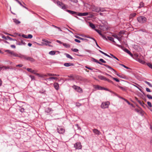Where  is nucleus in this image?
<instances>
[{"mask_svg":"<svg viewBox=\"0 0 152 152\" xmlns=\"http://www.w3.org/2000/svg\"><path fill=\"white\" fill-rule=\"evenodd\" d=\"M5 52L9 54V56L11 57L14 56L15 57H18L20 58V57L22 55L18 54L15 53L14 51H11L10 50H5Z\"/></svg>","mask_w":152,"mask_h":152,"instance_id":"obj_1","label":"nucleus"},{"mask_svg":"<svg viewBox=\"0 0 152 152\" xmlns=\"http://www.w3.org/2000/svg\"><path fill=\"white\" fill-rule=\"evenodd\" d=\"M92 59H93V60L95 62L99 64L100 65H104V66H105L107 67L109 69H110L111 70L114 71L116 72V71H115V69H114L112 67H110L107 64H103L102 63H101V62L97 60H96L94 58H93Z\"/></svg>","mask_w":152,"mask_h":152,"instance_id":"obj_2","label":"nucleus"},{"mask_svg":"<svg viewBox=\"0 0 152 152\" xmlns=\"http://www.w3.org/2000/svg\"><path fill=\"white\" fill-rule=\"evenodd\" d=\"M147 18L143 16H140L137 18L138 22L141 23H143L147 21Z\"/></svg>","mask_w":152,"mask_h":152,"instance_id":"obj_3","label":"nucleus"},{"mask_svg":"<svg viewBox=\"0 0 152 152\" xmlns=\"http://www.w3.org/2000/svg\"><path fill=\"white\" fill-rule=\"evenodd\" d=\"M20 58H23L26 60L29 61L31 62H33L35 61V60L32 58L27 57L26 55H22L20 57Z\"/></svg>","mask_w":152,"mask_h":152,"instance_id":"obj_4","label":"nucleus"},{"mask_svg":"<svg viewBox=\"0 0 152 152\" xmlns=\"http://www.w3.org/2000/svg\"><path fill=\"white\" fill-rule=\"evenodd\" d=\"M110 103L109 102H103L102 103L101 107L103 109H105L108 107Z\"/></svg>","mask_w":152,"mask_h":152,"instance_id":"obj_5","label":"nucleus"},{"mask_svg":"<svg viewBox=\"0 0 152 152\" xmlns=\"http://www.w3.org/2000/svg\"><path fill=\"white\" fill-rule=\"evenodd\" d=\"M58 132L60 134H63L65 131L64 129L61 126H58L57 128Z\"/></svg>","mask_w":152,"mask_h":152,"instance_id":"obj_6","label":"nucleus"},{"mask_svg":"<svg viewBox=\"0 0 152 152\" xmlns=\"http://www.w3.org/2000/svg\"><path fill=\"white\" fill-rule=\"evenodd\" d=\"M99 8L98 7H96L94 6H92L91 7V9L92 11H95L96 12H99Z\"/></svg>","mask_w":152,"mask_h":152,"instance_id":"obj_7","label":"nucleus"},{"mask_svg":"<svg viewBox=\"0 0 152 152\" xmlns=\"http://www.w3.org/2000/svg\"><path fill=\"white\" fill-rule=\"evenodd\" d=\"M72 87L74 89L76 90L78 92H81L82 91V90L80 87L75 85H74Z\"/></svg>","mask_w":152,"mask_h":152,"instance_id":"obj_8","label":"nucleus"},{"mask_svg":"<svg viewBox=\"0 0 152 152\" xmlns=\"http://www.w3.org/2000/svg\"><path fill=\"white\" fill-rule=\"evenodd\" d=\"M74 147L76 149H80L82 148V145L80 142H77L74 145Z\"/></svg>","mask_w":152,"mask_h":152,"instance_id":"obj_9","label":"nucleus"},{"mask_svg":"<svg viewBox=\"0 0 152 152\" xmlns=\"http://www.w3.org/2000/svg\"><path fill=\"white\" fill-rule=\"evenodd\" d=\"M95 30L101 36V37L103 38V39H105L106 40H107V39L106 37L104 36L103 34H102L101 33V31L98 29H95Z\"/></svg>","mask_w":152,"mask_h":152,"instance_id":"obj_10","label":"nucleus"},{"mask_svg":"<svg viewBox=\"0 0 152 152\" xmlns=\"http://www.w3.org/2000/svg\"><path fill=\"white\" fill-rule=\"evenodd\" d=\"M93 132L95 134L97 135H99L101 132L100 131H99L98 129H94L93 130Z\"/></svg>","mask_w":152,"mask_h":152,"instance_id":"obj_11","label":"nucleus"},{"mask_svg":"<svg viewBox=\"0 0 152 152\" xmlns=\"http://www.w3.org/2000/svg\"><path fill=\"white\" fill-rule=\"evenodd\" d=\"M53 86L55 89L58 90L59 89V84L57 83H55L53 84Z\"/></svg>","mask_w":152,"mask_h":152,"instance_id":"obj_12","label":"nucleus"},{"mask_svg":"<svg viewBox=\"0 0 152 152\" xmlns=\"http://www.w3.org/2000/svg\"><path fill=\"white\" fill-rule=\"evenodd\" d=\"M136 60L142 64H144L145 63V62L144 61L140 59L139 58H136Z\"/></svg>","mask_w":152,"mask_h":152,"instance_id":"obj_13","label":"nucleus"},{"mask_svg":"<svg viewBox=\"0 0 152 152\" xmlns=\"http://www.w3.org/2000/svg\"><path fill=\"white\" fill-rule=\"evenodd\" d=\"M98 77L99 79L101 80H103L105 81L107 80V78L102 75H99Z\"/></svg>","mask_w":152,"mask_h":152,"instance_id":"obj_14","label":"nucleus"},{"mask_svg":"<svg viewBox=\"0 0 152 152\" xmlns=\"http://www.w3.org/2000/svg\"><path fill=\"white\" fill-rule=\"evenodd\" d=\"M67 11L70 14L72 15H77V13L76 12L71 11L70 10H67Z\"/></svg>","mask_w":152,"mask_h":152,"instance_id":"obj_15","label":"nucleus"},{"mask_svg":"<svg viewBox=\"0 0 152 152\" xmlns=\"http://www.w3.org/2000/svg\"><path fill=\"white\" fill-rule=\"evenodd\" d=\"M64 65L66 67H68L70 66H73L74 64L71 63H65L64 64Z\"/></svg>","mask_w":152,"mask_h":152,"instance_id":"obj_16","label":"nucleus"},{"mask_svg":"<svg viewBox=\"0 0 152 152\" xmlns=\"http://www.w3.org/2000/svg\"><path fill=\"white\" fill-rule=\"evenodd\" d=\"M118 87L123 91H127V88L126 87H123L118 85Z\"/></svg>","mask_w":152,"mask_h":152,"instance_id":"obj_17","label":"nucleus"},{"mask_svg":"<svg viewBox=\"0 0 152 152\" xmlns=\"http://www.w3.org/2000/svg\"><path fill=\"white\" fill-rule=\"evenodd\" d=\"M89 26L92 29H95V26L94 24L93 23L89 22Z\"/></svg>","mask_w":152,"mask_h":152,"instance_id":"obj_18","label":"nucleus"},{"mask_svg":"<svg viewBox=\"0 0 152 152\" xmlns=\"http://www.w3.org/2000/svg\"><path fill=\"white\" fill-rule=\"evenodd\" d=\"M124 50L126 52L129 54L130 56H132L133 55L131 53L130 51H129L126 49H125Z\"/></svg>","mask_w":152,"mask_h":152,"instance_id":"obj_19","label":"nucleus"},{"mask_svg":"<svg viewBox=\"0 0 152 152\" xmlns=\"http://www.w3.org/2000/svg\"><path fill=\"white\" fill-rule=\"evenodd\" d=\"M63 46L66 48H69L70 47V45L69 44L64 43L63 44Z\"/></svg>","mask_w":152,"mask_h":152,"instance_id":"obj_20","label":"nucleus"},{"mask_svg":"<svg viewBox=\"0 0 152 152\" xmlns=\"http://www.w3.org/2000/svg\"><path fill=\"white\" fill-rule=\"evenodd\" d=\"M113 71L115 72V74L119 77H120L121 78H125V77L124 76L120 75H119L117 73V72L115 70V71H116V72L114 71Z\"/></svg>","mask_w":152,"mask_h":152,"instance_id":"obj_21","label":"nucleus"},{"mask_svg":"<svg viewBox=\"0 0 152 152\" xmlns=\"http://www.w3.org/2000/svg\"><path fill=\"white\" fill-rule=\"evenodd\" d=\"M95 88L99 90H103V87L99 85H97L95 87Z\"/></svg>","mask_w":152,"mask_h":152,"instance_id":"obj_22","label":"nucleus"},{"mask_svg":"<svg viewBox=\"0 0 152 152\" xmlns=\"http://www.w3.org/2000/svg\"><path fill=\"white\" fill-rule=\"evenodd\" d=\"M57 4L61 6L62 7V8H65L64 6H62L63 5V4H62V3H61L59 1L57 2Z\"/></svg>","mask_w":152,"mask_h":152,"instance_id":"obj_23","label":"nucleus"},{"mask_svg":"<svg viewBox=\"0 0 152 152\" xmlns=\"http://www.w3.org/2000/svg\"><path fill=\"white\" fill-rule=\"evenodd\" d=\"M107 38L110 41H112L113 42L115 43V42L114 41L113 38L111 37H107Z\"/></svg>","mask_w":152,"mask_h":152,"instance_id":"obj_24","label":"nucleus"},{"mask_svg":"<svg viewBox=\"0 0 152 152\" xmlns=\"http://www.w3.org/2000/svg\"><path fill=\"white\" fill-rule=\"evenodd\" d=\"M55 53L56 52L54 51H51L49 52V54L51 55H54Z\"/></svg>","mask_w":152,"mask_h":152,"instance_id":"obj_25","label":"nucleus"},{"mask_svg":"<svg viewBox=\"0 0 152 152\" xmlns=\"http://www.w3.org/2000/svg\"><path fill=\"white\" fill-rule=\"evenodd\" d=\"M35 75H37V76H39V77H44V76H46V75H40V74L37 73H36Z\"/></svg>","mask_w":152,"mask_h":152,"instance_id":"obj_26","label":"nucleus"},{"mask_svg":"<svg viewBox=\"0 0 152 152\" xmlns=\"http://www.w3.org/2000/svg\"><path fill=\"white\" fill-rule=\"evenodd\" d=\"M136 15V14L135 13H132L130 15V18H132L135 17Z\"/></svg>","mask_w":152,"mask_h":152,"instance_id":"obj_27","label":"nucleus"},{"mask_svg":"<svg viewBox=\"0 0 152 152\" xmlns=\"http://www.w3.org/2000/svg\"><path fill=\"white\" fill-rule=\"evenodd\" d=\"M2 67H3V70H6L7 69H10V67L9 66H2Z\"/></svg>","mask_w":152,"mask_h":152,"instance_id":"obj_28","label":"nucleus"},{"mask_svg":"<svg viewBox=\"0 0 152 152\" xmlns=\"http://www.w3.org/2000/svg\"><path fill=\"white\" fill-rule=\"evenodd\" d=\"M13 21L15 23L17 24H18L20 23V22L19 21L15 19H13Z\"/></svg>","mask_w":152,"mask_h":152,"instance_id":"obj_29","label":"nucleus"},{"mask_svg":"<svg viewBox=\"0 0 152 152\" xmlns=\"http://www.w3.org/2000/svg\"><path fill=\"white\" fill-rule=\"evenodd\" d=\"M42 41L44 42H46L48 43V44H50V43H51V42H50V41H48L46 39H42Z\"/></svg>","mask_w":152,"mask_h":152,"instance_id":"obj_30","label":"nucleus"},{"mask_svg":"<svg viewBox=\"0 0 152 152\" xmlns=\"http://www.w3.org/2000/svg\"><path fill=\"white\" fill-rule=\"evenodd\" d=\"M66 57L68 58H69L70 59H73L72 57L69 54H66Z\"/></svg>","mask_w":152,"mask_h":152,"instance_id":"obj_31","label":"nucleus"},{"mask_svg":"<svg viewBox=\"0 0 152 152\" xmlns=\"http://www.w3.org/2000/svg\"><path fill=\"white\" fill-rule=\"evenodd\" d=\"M144 4L142 2H141L140 4V6L138 7L140 8L143 7Z\"/></svg>","mask_w":152,"mask_h":152,"instance_id":"obj_32","label":"nucleus"},{"mask_svg":"<svg viewBox=\"0 0 152 152\" xmlns=\"http://www.w3.org/2000/svg\"><path fill=\"white\" fill-rule=\"evenodd\" d=\"M147 65L151 68L152 69V64L150 63H146Z\"/></svg>","mask_w":152,"mask_h":152,"instance_id":"obj_33","label":"nucleus"},{"mask_svg":"<svg viewBox=\"0 0 152 152\" xmlns=\"http://www.w3.org/2000/svg\"><path fill=\"white\" fill-rule=\"evenodd\" d=\"M7 38L10 40H13V41H15L16 40L15 39H12L11 38L9 37V36H7Z\"/></svg>","mask_w":152,"mask_h":152,"instance_id":"obj_34","label":"nucleus"},{"mask_svg":"<svg viewBox=\"0 0 152 152\" xmlns=\"http://www.w3.org/2000/svg\"><path fill=\"white\" fill-rule=\"evenodd\" d=\"M124 31H121L119 32L118 35L119 36H120L121 34H124Z\"/></svg>","mask_w":152,"mask_h":152,"instance_id":"obj_35","label":"nucleus"},{"mask_svg":"<svg viewBox=\"0 0 152 152\" xmlns=\"http://www.w3.org/2000/svg\"><path fill=\"white\" fill-rule=\"evenodd\" d=\"M146 96L149 99H152V96L148 94L146 95Z\"/></svg>","mask_w":152,"mask_h":152,"instance_id":"obj_36","label":"nucleus"},{"mask_svg":"<svg viewBox=\"0 0 152 152\" xmlns=\"http://www.w3.org/2000/svg\"><path fill=\"white\" fill-rule=\"evenodd\" d=\"M145 83L148 84L150 87H152V85L149 82H147V81H145Z\"/></svg>","mask_w":152,"mask_h":152,"instance_id":"obj_37","label":"nucleus"},{"mask_svg":"<svg viewBox=\"0 0 152 152\" xmlns=\"http://www.w3.org/2000/svg\"><path fill=\"white\" fill-rule=\"evenodd\" d=\"M99 10H100L99 12L101 11V12H103L105 11V10L104 8H101V7L99 8Z\"/></svg>","mask_w":152,"mask_h":152,"instance_id":"obj_38","label":"nucleus"},{"mask_svg":"<svg viewBox=\"0 0 152 152\" xmlns=\"http://www.w3.org/2000/svg\"><path fill=\"white\" fill-rule=\"evenodd\" d=\"M32 37H33V36L32 35L29 34L27 36V39L28 38L31 39V38H32Z\"/></svg>","mask_w":152,"mask_h":152,"instance_id":"obj_39","label":"nucleus"},{"mask_svg":"<svg viewBox=\"0 0 152 152\" xmlns=\"http://www.w3.org/2000/svg\"><path fill=\"white\" fill-rule=\"evenodd\" d=\"M72 50L74 52H77L78 50L77 49H72Z\"/></svg>","mask_w":152,"mask_h":152,"instance_id":"obj_40","label":"nucleus"},{"mask_svg":"<svg viewBox=\"0 0 152 152\" xmlns=\"http://www.w3.org/2000/svg\"><path fill=\"white\" fill-rule=\"evenodd\" d=\"M112 78H113V79L114 80H115L116 82H119V80L117 78H115V77H112Z\"/></svg>","mask_w":152,"mask_h":152,"instance_id":"obj_41","label":"nucleus"},{"mask_svg":"<svg viewBox=\"0 0 152 152\" xmlns=\"http://www.w3.org/2000/svg\"><path fill=\"white\" fill-rule=\"evenodd\" d=\"M53 26L55 28H58V29H59V30H60V31H61L62 30H61V29L60 28V27H57V26H54V25H53Z\"/></svg>","mask_w":152,"mask_h":152,"instance_id":"obj_42","label":"nucleus"},{"mask_svg":"<svg viewBox=\"0 0 152 152\" xmlns=\"http://www.w3.org/2000/svg\"><path fill=\"white\" fill-rule=\"evenodd\" d=\"M27 71L29 72H30L31 73V72H32V69H31V68H27V69H26Z\"/></svg>","mask_w":152,"mask_h":152,"instance_id":"obj_43","label":"nucleus"},{"mask_svg":"<svg viewBox=\"0 0 152 152\" xmlns=\"http://www.w3.org/2000/svg\"><path fill=\"white\" fill-rule=\"evenodd\" d=\"M147 104L150 107H152V104L151 102H148Z\"/></svg>","mask_w":152,"mask_h":152,"instance_id":"obj_44","label":"nucleus"},{"mask_svg":"<svg viewBox=\"0 0 152 152\" xmlns=\"http://www.w3.org/2000/svg\"><path fill=\"white\" fill-rule=\"evenodd\" d=\"M99 61L103 63H106V61H104L103 59L101 58L99 59Z\"/></svg>","mask_w":152,"mask_h":152,"instance_id":"obj_45","label":"nucleus"},{"mask_svg":"<svg viewBox=\"0 0 152 152\" xmlns=\"http://www.w3.org/2000/svg\"><path fill=\"white\" fill-rule=\"evenodd\" d=\"M29 77L31 78L32 80H35V77L34 76L30 75Z\"/></svg>","mask_w":152,"mask_h":152,"instance_id":"obj_46","label":"nucleus"},{"mask_svg":"<svg viewBox=\"0 0 152 152\" xmlns=\"http://www.w3.org/2000/svg\"><path fill=\"white\" fill-rule=\"evenodd\" d=\"M92 39H93L95 41V42L96 43V45L97 46V47H98L99 48L101 49V48L100 47H99V46L98 45V44L97 43L96 41V40L94 38H92Z\"/></svg>","mask_w":152,"mask_h":152,"instance_id":"obj_47","label":"nucleus"},{"mask_svg":"<svg viewBox=\"0 0 152 152\" xmlns=\"http://www.w3.org/2000/svg\"><path fill=\"white\" fill-rule=\"evenodd\" d=\"M88 12H84L83 13V16H86L88 15Z\"/></svg>","mask_w":152,"mask_h":152,"instance_id":"obj_48","label":"nucleus"},{"mask_svg":"<svg viewBox=\"0 0 152 152\" xmlns=\"http://www.w3.org/2000/svg\"><path fill=\"white\" fill-rule=\"evenodd\" d=\"M106 81H107L108 82H109L110 83H113L112 81L111 80H110L109 79H107V80H106Z\"/></svg>","mask_w":152,"mask_h":152,"instance_id":"obj_49","label":"nucleus"},{"mask_svg":"<svg viewBox=\"0 0 152 152\" xmlns=\"http://www.w3.org/2000/svg\"><path fill=\"white\" fill-rule=\"evenodd\" d=\"M120 65L122 66H123L124 68L127 69H129V68L128 67H127L126 66H125L123 64H120Z\"/></svg>","mask_w":152,"mask_h":152,"instance_id":"obj_50","label":"nucleus"},{"mask_svg":"<svg viewBox=\"0 0 152 152\" xmlns=\"http://www.w3.org/2000/svg\"><path fill=\"white\" fill-rule=\"evenodd\" d=\"M56 42L58 43H59L60 44H62L63 45V43L60 41L59 40H56Z\"/></svg>","mask_w":152,"mask_h":152,"instance_id":"obj_51","label":"nucleus"},{"mask_svg":"<svg viewBox=\"0 0 152 152\" xmlns=\"http://www.w3.org/2000/svg\"><path fill=\"white\" fill-rule=\"evenodd\" d=\"M85 67L86 68L88 69H89L91 70H92L93 69H94V68H93L88 67L87 66H86Z\"/></svg>","mask_w":152,"mask_h":152,"instance_id":"obj_52","label":"nucleus"},{"mask_svg":"<svg viewBox=\"0 0 152 152\" xmlns=\"http://www.w3.org/2000/svg\"><path fill=\"white\" fill-rule=\"evenodd\" d=\"M23 66V65L22 64H19L16 65V67H22Z\"/></svg>","mask_w":152,"mask_h":152,"instance_id":"obj_53","label":"nucleus"},{"mask_svg":"<svg viewBox=\"0 0 152 152\" xmlns=\"http://www.w3.org/2000/svg\"><path fill=\"white\" fill-rule=\"evenodd\" d=\"M48 76H54V74L48 73Z\"/></svg>","mask_w":152,"mask_h":152,"instance_id":"obj_54","label":"nucleus"},{"mask_svg":"<svg viewBox=\"0 0 152 152\" xmlns=\"http://www.w3.org/2000/svg\"><path fill=\"white\" fill-rule=\"evenodd\" d=\"M99 51L101 53H102V54H103L104 55H107V53L104 52H103L101 50H99Z\"/></svg>","mask_w":152,"mask_h":152,"instance_id":"obj_55","label":"nucleus"},{"mask_svg":"<svg viewBox=\"0 0 152 152\" xmlns=\"http://www.w3.org/2000/svg\"><path fill=\"white\" fill-rule=\"evenodd\" d=\"M112 36L113 37H114L116 39H117L118 38V36L116 34L113 35Z\"/></svg>","mask_w":152,"mask_h":152,"instance_id":"obj_56","label":"nucleus"},{"mask_svg":"<svg viewBox=\"0 0 152 152\" xmlns=\"http://www.w3.org/2000/svg\"><path fill=\"white\" fill-rule=\"evenodd\" d=\"M75 41L76 42H78V43H80V41L78 40V39H75Z\"/></svg>","mask_w":152,"mask_h":152,"instance_id":"obj_57","label":"nucleus"},{"mask_svg":"<svg viewBox=\"0 0 152 152\" xmlns=\"http://www.w3.org/2000/svg\"><path fill=\"white\" fill-rule=\"evenodd\" d=\"M22 37H23V38H27V36H26V35H25V34H23L22 35Z\"/></svg>","mask_w":152,"mask_h":152,"instance_id":"obj_58","label":"nucleus"},{"mask_svg":"<svg viewBox=\"0 0 152 152\" xmlns=\"http://www.w3.org/2000/svg\"><path fill=\"white\" fill-rule=\"evenodd\" d=\"M77 15L79 16H83V13H79L78 14H77Z\"/></svg>","mask_w":152,"mask_h":152,"instance_id":"obj_59","label":"nucleus"},{"mask_svg":"<svg viewBox=\"0 0 152 152\" xmlns=\"http://www.w3.org/2000/svg\"><path fill=\"white\" fill-rule=\"evenodd\" d=\"M103 90H105L107 91H110L111 92H112V91H109V90L107 88H104V87H103Z\"/></svg>","mask_w":152,"mask_h":152,"instance_id":"obj_60","label":"nucleus"},{"mask_svg":"<svg viewBox=\"0 0 152 152\" xmlns=\"http://www.w3.org/2000/svg\"><path fill=\"white\" fill-rule=\"evenodd\" d=\"M81 105V104L79 103H76V106L77 107H79Z\"/></svg>","mask_w":152,"mask_h":152,"instance_id":"obj_61","label":"nucleus"},{"mask_svg":"<svg viewBox=\"0 0 152 152\" xmlns=\"http://www.w3.org/2000/svg\"><path fill=\"white\" fill-rule=\"evenodd\" d=\"M24 109L23 108H21L20 110V111L23 113V112H24Z\"/></svg>","mask_w":152,"mask_h":152,"instance_id":"obj_62","label":"nucleus"},{"mask_svg":"<svg viewBox=\"0 0 152 152\" xmlns=\"http://www.w3.org/2000/svg\"><path fill=\"white\" fill-rule=\"evenodd\" d=\"M31 73H33L35 75L36 73V71L35 70H32V72H31Z\"/></svg>","mask_w":152,"mask_h":152,"instance_id":"obj_63","label":"nucleus"},{"mask_svg":"<svg viewBox=\"0 0 152 152\" xmlns=\"http://www.w3.org/2000/svg\"><path fill=\"white\" fill-rule=\"evenodd\" d=\"M11 47L12 48H15V45H11Z\"/></svg>","mask_w":152,"mask_h":152,"instance_id":"obj_64","label":"nucleus"}]
</instances>
